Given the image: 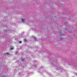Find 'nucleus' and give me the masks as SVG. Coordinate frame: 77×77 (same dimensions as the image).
I'll use <instances>...</instances> for the list:
<instances>
[{"instance_id": "5", "label": "nucleus", "mask_w": 77, "mask_h": 77, "mask_svg": "<svg viewBox=\"0 0 77 77\" xmlns=\"http://www.w3.org/2000/svg\"><path fill=\"white\" fill-rule=\"evenodd\" d=\"M19 43H20V44H21V43H22V41L20 42Z\"/></svg>"}, {"instance_id": "1", "label": "nucleus", "mask_w": 77, "mask_h": 77, "mask_svg": "<svg viewBox=\"0 0 77 77\" xmlns=\"http://www.w3.org/2000/svg\"><path fill=\"white\" fill-rule=\"evenodd\" d=\"M26 41H27V39H24V42H26Z\"/></svg>"}, {"instance_id": "4", "label": "nucleus", "mask_w": 77, "mask_h": 77, "mask_svg": "<svg viewBox=\"0 0 77 77\" xmlns=\"http://www.w3.org/2000/svg\"><path fill=\"white\" fill-rule=\"evenodd\" d=\"M14 49V48H10V50H13Z\"/></svg>"}, {"instance_id": "2", "label": "nucleus", "mask_w": 77, "mask_h": 77, "mask_svg": "<svg viewBox=\"0 0 77 77\" xmlns=\"http://www.w3.org/2000/svg\"><path fill=\"white\" fill-rule=\"evenodd\" d=\"M6 54H7L8 55H9V52H7L6 53Z\"/></svg>"}, {"instance_id": "7", "label": "nucleus", "mask_w": 77, "mask_h": 77, "mask_svg": "<svg viewBox=\"0 0 77 77\" xmlns=\"http://www.w3.org/2000/svg\"><path fill=\"white\" fill-rule=\"evenodd\" d=\"M35 39H36V38H35Z\"/></svg>"}, {"instance_id": "3", "label": "nucleus", "mask_w": 77, "mask_h": 77, "mask_svg": "<svg viewBox=\"0 0 77 77\" xmlns=\"http://www.w3.org/2000/svg\"><path fill=\"white\" fill-rule=\"evenodd\" d=\"M24 20H25V19H22V21H24Z\"/></svg>"}, {"instance_id": "6", "label": "nucleus", "mask_w": 77, "mask_h": 77, "mask_svg": "<svg viewBox=\"0 0 77 77\" xmlns=\"http://www.w3.org/2000/svg\"><path fill=\"white\" fill-rule=\"evenodd\" d=\"M24 59H22V61H24Z\"/></svg>"}]
</instances>
